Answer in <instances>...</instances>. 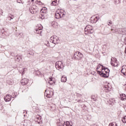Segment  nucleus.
<instances>
[{"label":"nucleus","instance_id":"1","mask_svg":"<svg viewBox=\"0 0 126 126\" xmlns=\"http://www.w3.org/2000/svg\"><path fill=\"white\" fill-rule=\"evenodd\" d=\"M65 16V12L63 10L58 9L55 12V18L56 19H61Z\"/></svg>","mask_w":126,"mask_h":126},{"label":"nucleus","instance_id":"2","mask_svg":"<svg viewBox=\"0 0 126 126\" xmlns=\"http://www.w3.org/2000/svg\"><path fill=\"white\" fill-rule=\"evenodd\" d=\"M55 67L59 71H63L64 67V65L63 64V62L61 61L57 62L55 63Z\"/></svg>","mask_w":126,"mask_h":126},{"label":"nucleus","instance_id":"3","mask_svg":"<svg viewBox=\"0 0 126 126\" xmlns=\"http://www.w3.org/2000/svg\"><path fill=\"white\" fill-rule=\"evenodd\" d=\"M94 32V30H93V27L91 25L87 26L85 28V34L86 35H90V34H92Z\"/></svg>","mask_w":126,"mask_h":126},{"label":"nucleus","instance_id":"4","mask_svg":"<svg viewBox=\"0 0 126 126\" xmlns=\"http://www.w3.org/2000/svg\"><path fill=\"white\" fill-rule=\"evenodd\" d=\"M50 42L54 44V45H57L60 43V39L56 35H53L51 36L50 38Z\"/></svg>","mask_w":126,"mask_h":126},{"label":"nucleus","instance_id":"5","mask_svg":"<svg viewBox=\"0 0 126 126\" xmlns=\"http://www.w3.org/2000/svg\"><path fill=\"white\" fill-rule=\"evenodd\" d=\"M73 58L77 61H80V60L83 59V54L79 52V51H77L74 53Z\"/></svg>","mask_w":126,"mask_h":126},{"label":"nucleus","instance_id":"6","mask_svg":"<svg viewBox=\"0 0 126 126\" xmlns=\"http://www.w3.org/2000/svg\"><path fill=\"white\" fill-rule=\"evenodd\" d=\"M30 11L32 14L37 13L39 11V9L35 5H33L32 7L30 8Z\"/></svg>","mask_w":126,"mask_h":126},{"label":"nucleus","instance_id":"7","mask_svg":"<svg viewBox=\"0 0 126 126\" xmlns=\"http://www.w3.org/2000/svg\"><path fill=\"white\" fill-rule=\"evenodd\" d=\"M111 88H112L111 84L109 83H106L104 86V91H105V92H109V91H111Z\"/></svg>","mask_w":126,"mask_h":126},{"label":"nucleus","instance_id":"8","mask_svg":"<svg viewBox=\"0 0 126 126\" xmlns=\"http://www.w3.org/2000/svg\"><path fill=\"white\" fill-rule=\"evenodd\" d=\"M97 72L102 77H105V78L109 77V74L108 73H105L103 70H101V71L97 70Z\"/></svg>","mask_w":126,"mask_h":126},{"label":"nucleus","instance_id":"9","mask_svg":"<svg viewBox=\"0 0 126 126\" xmlns=\"http://www.w3.org/2000/svg\"><path fill=\"white\" fill-rule=\"evenodd\" d=\"M111 64L112 66H118V60L116 58H111Z\"/></svg>","mask_w":126,"mask_h":126},{"label":"nucleus","instance_id":"10","mask_svg":"<svg viewBox=\"0 0 126 126\" xmlns=\"http://www.w3.org/2000/svg\"><path fill=\"white\" fill-rule=\"evenodd\" d=\"M42 29H43V26L41 25L37 27L34 30V33L36 34H41L42 33Z\"/></svg>","mask_w":126,"mask_h":126},{"label":"nucleus","instance_id":"11","mask_svg":"<svg viewBox=\"0 0 126 126\" xmlns=\"http://www.w3.org/2000/svg\"><path fill=\"white\" fill-rule=\"evenodd\" d=\"M34 121L36 123H37V124L40 125V124L42 123V118L41 116H36Z\"/></svg>","mask_w":126,"mask_h":126},{"label":"nucleus","instance_id":"12","mask_svg":"<svg viewBox=\"0 0 126 126\" xmlns=\"http://www.w3.org/2000/svg\"><path fill=\"white\" fill-rule=\"evenodd\" d=\"M19 71L20 73H21L22 75H23V74H25V72H26V71H27V68L20 67L19 69Z\"/></svg>","mask_w":126,"mask_h":126},{"label":"nucleus","instance_id":"13","mask_svg":"<svg viewBox=\"0 0 126 126\" xmlns=\"http://www.w3.org/2000/svg\"><path fill=\"white\" fill-rule=\"evenodd\" d=\"M28 82H29V80L27 78H24L21 81L22 85H26Z\"/></svg>","mask_w":126,"mask_h":126},{"label":"nucleus","instance_id":"14","mask_svg":"<svg viewBox=\"0 0 126 126\" xmlns=\"http://www.w3.org/2000/svg\"><path fill=\"white\" fill-rule=\"evenodd\" d=\"M4 100L5 101V102H9V101L11 100V95L7 94L4 97Z\"/></svg>","mask_w":126,"mask_h":126},{"label":"nucleus","instance_id":"15","mask_svg":"<svg viewBox=\"0 0 126 126\" xmlns=\"http://www.w3.org/2000/svg\"><path fill=\"white\" fill-rule=\"evenodd\" d=\"M63 126H72V122L71 121L64 122Z\"/></svg>","mask_w":126,"mask_h":126},{"label":"nucleus","instance_id":"16","mask_svg":"<svg viewBox=\"0 0 126 126\" xmlns=\"http://www.w3.org/2000/svg\"><path fill=\"white\" fill-rule=\"evenodd\" d=\"M120 98H121V100L122 101H126V94H122L121 95Z\"/></svg>","mask_w":126,"mask_h":126},{"label":"nucleus","instance_id":"17","mask_svg":"<svg viewBox=\"0 0 126 126\" xmlns=\"http://www.w3.org/2000/svg\"><path fill=\"white\" fill-rule=\"evenodd\" d=\"M22 60V56L18 55L16 56V61L17 62H20Z\"/></svg>","mask_w":126,"mask_h":126},{"label":"nucleus","instance_id":"18","mask_svg":"<svg viewBox=\"0 0 126 126\" xmlns=\"http://www.w3.org/2000/svg\"><path fill=\"white\" fill-rule=\"evenodd\" d=\"M66 76L65 75H63L61 77V81L62 82H66Z\"/></svg>","mask_w":126,"mask_h":126},{"label":"nucleus","instance_id":"19","mask_svg":"<svg viewBox=\"0 0 126 126\" xmlns=\"http://www.w3.org/2000/svg\"><path fill=\"white\" fill-rule=\"evenodd\" d=\"M40 12L41 13H44V14H46V13H47V8L46 7L42 8L40 10Z\"/></svg>","mask_w":126,"mask_h":126},{"label":"nucleus","instance_id":"20","mask_svg":"<svg viewBox=\"0 0 126 126\" xmlns=\"http://www.w3.org/2000/svg\"><path fill=\"white\" fill-rule=\"evenodd\" d=\"M53 95H54V92H50L49 94H46V97L47 98H51V97H52V96H53Z\"/></svg>","mask_w":126,"mask_h":126},{"label":"nucleus","instance_id":"21","mask_svg":"<svg viewBox=\"0 0 126 126\" xmlns=\"http://www.w3.org/2000/svg\"><path fill=\"white\" fill-rule=\"evenodd\" d=\"M100 19V17L97 16V17H95L94 19V21H93V23H96V22H97V21H98V20Z\"/></svg>","mask_w":126,"mask_h":126},{"label":"nucleus","instance_id":"22","mask_svg":"<svg viewBox=\"0 0 126 126\" xmlns=\"http://www.w3.org/2000/svg\"><path fill=\"white\" fill-rule=\"evenodd\" d=\"M58 3V0H55L54 1H52L51 3V5L56 6Z\"/></svg>","mask_w":126,"mask_h":126},{"label":"nucleus","instance_id":"23","mask_svg":"<svg viewBox=\"0 0 126 126\" xmlns=\"http://www.w3.org/2000/svg\"><path fill=\"white\" fill-rule=\"evenodd\" d=\"M7 83L8 84H12V83H13L12 79H8L7 80Z\"/></svg>","mask_w":126,"mask_h":126},{"label":"nucleus","instance_id":"24","mask_svg":"<svg viewBox=\"0 0 126 126\" xmlns=\"http://www.w3.org/2000/svg\"><path fill=\"white\" fill-rule=\"evenodd\" d=\"M101 70H103V71H110V70L109 69H108V68L105 67L104 66H103V68L101 69Z\"/></svg>","mask_w":126,"mask_h":126},{"label":"nucleus","instance_id":"25","mask_svg":"<svg viewBox=\"0 0 126 126\" xmlns=\"http://www.w3.org/2000/svg\"><path fill=\"white\" fill-rule=\"evenodd\" d=\"M48 83H49V84H50V85H52V84H53V83H54V81H53V78H49Z\"/></svg>","mask_w":126,"mask_h":126},{"label":"nucleus","instance_id":"26","mask_svg":"<svg viewBox=\"0 0 126 126\" xmlns=\"http://www.w3.org/2000/svg\"><path fill=\"white\" fill-rule=\"evenodd\" d=\"M101 66H102L101 69H103L104 66H103V65H101V64H99L98 65V66H97L96 69H99V68H100V67H101Z\"/></svg>","mask_w":126,"mask_h":126},{"label":"nucleus","instance_id":"27","mask_svg":"<svg viewBox=\"0 0 126 126\" xmlns=\"http://www.w3.org/2000/svg\"><path fill=\"white\" fill-rule=\"evenodd\" d=\"M46 15V14H41V16H40V18H41V19H45V16Z\"/></svg>","mask_w":126,"mask_h":126},{"label":"nucleus","instance_id":"28","mask_svg":"<svg viewBox=\"0 0 126 126\" xmlns=\"http://www.w3.org/2000/svg\"><path fill=\"white\" fill-rule=\"evenodd\" d=\"M19 38H23L24 37V35H23V33L21 32L18 35Z\"/></svg>","mask_w":126,"mask_h":126},{"label":"nucleus","instance_id":"29","mask_svg":"<svg viewBox=\"0 0 126 126\" xmlns=\"http://www.w3.org/2000/svg\"><path fill=\"white\" fill-rule=\"evenodd\" d=\"M29 55L30 56H32V57H34V53L32 52H28V56H29Z\"/></svg>","mask_w":126,"mask_h":126},{"label":"nucleus","instance_id":"30","mask_svg":"<svg viewBox=\"0 0 126 126\" xmlns=\"http://www.w3.org/2000/svg\"><path fill=\"white\" fill-rule=\"evenodd\" d=\"M122 122L124 124H126V116L122 119Z\"/></svg>","mask_w":126,"mask_h":126},{"label":"nucleus","instance_id":"31","mask_svg":"<svg viewBox=\"0 0 126 126\" xmlns=\"http://www.w3.org/2000/svg\"><path fill=\"white\" fill-rule=\"evenodd\" d=\"M92 99L93 100H94V101H96V100H97V97H96V96H95V95H92Z\"/></svg>","mask_w":126,"mask_h":126},{"label":"nucleus","instance_id":"32","mask_svg":"<svg viewBox=\"0 0 126 126\" xmlns=\"http://www.w3.org/2000/svg\"><path fill=\"white\" fill-rule=\"evenodd\" d=\"M109 126H118V124L117 123H110L109 125Z\"/></svg>","mask_w":126,"mask_h":126},{"label":"nucleus","instance_id":"33","mask_svg":"<svg viewBox=\"0 0 126 126\" xmlns=\"http://www.w3.org/2000/svg\"><path fill=\"white\" fill-rule=\"evenodd\" d=\"M115 4H118V3H120L121 2V0H114Z\"/></svg>","mask_w":126,"mask_h":126},{"label":"nucleus","instance_id":"34","mask_svg":"<svg viewBox=\"0 0 126 126\" xmlns=\"http://www.w3.org/2000/svg\"><path fill=\"white\" fill-rule=\"evenodd\" d=\"M110 102H112L113 104H115L116 103V100H115V98H111L110 99Z\"/></svg>","mask_w":126,"mask_h":126},{"label":"nucleus","instance_id":"35","mask_svg":"<svg viewBox=\"0 0 126 126\" xmlns=\"http://www.w3.org/2000/svg\"><path fill=\"white\" fill-rule=\"evenodd\" d=\"M26 114H27V111H23V115L24 116V117H26Z\"/></svg>","mask_w":126,"mask_h":126},{"label":"nucleus","instance_id":"36","mask_svg":"<svg viewBox=\"0 0 126 126\" xmlns=\"http://www.w3.org/2000/svg\"><path fill=\"white\" fill-rule=\"evenodd\" d=\"M57 126H63V124L60 122L57 123Z\"/></svg>","mask_w":126,"mask_h":126},{"label":"nucleus","instance_id":"37","mask_svg":"<svg viewBox=\"0 0 126 126\" xmlns=\"http://www.w3.org/2000/svg\"><path fill=\"white\" fill-rule=\"evenodd\" d=\"M77 97H80L82 96V94H76Z\"/></svg>","mask_w":126,"mask_h":126},{"label":"nucleus","instance_id":"38","mask_svg":"<svg viewBox=\"0 0 126 126\" xmlns=\"http://www.w3.org/2000/svg\"><path fill=\"white\" fill-rule=\"evenodd\" d=\"M37 3L40 5H43V3L41 1H38Z\"/></svg>","mask_w":126,"mask_h":126},{"label":"nucleus","instance_id":"39","mask_svg":"<svg viewBox=\"0 0 126 126\" xmlns=\"http://www.w3.org/2000/svg\"><path fill=\"white\" fill-rule=\"evenodd\" d=\"M108 26H111V25H112V21H110L108 23Z\"/></svg>","mask_w":126,"mask_h":126},{"label":"nucleus","instance_id":"40","mask_svg":"<svg viewBox=\"0 0 126 126\" xmlns=\"http://www.w3.org/2000/svg\"><path fill=\"white\" fill-rule=\"evenodd\" d=\"M2 13H3V11H2L1 9H0V15H2Z\"/></svg>","mask_w":126,"mask_h":126},{"label":"nucleus","instance_id":"41","mask_svg":"<svg viewBox=\"0 0 126 126\" xmlns=\"http://www.w3.org/2000/svg\"><path fill=\"white\" fill-rule=\"evenodd\" d=\"M8 18H9V20H11V19H13V18H14V17L13 16H12V17L9 16L8 17Z\"/></svg>","mask_w":126,"mask_h":126},{"label":"nucleus","instance_id":"42","mask_svg":"<svg viewBox=\"0 0 126 126\" xmlns=\"http://www.w3.org/2000/svg\"><path fill=\"white\" fill-rule=\"evenodd\" d=\"M47 44L46 46L47 47H50V44H49V41H47Z\"/></svg>","mask_w":126,"mask_h":126},{"label":"nucleus","instance_id":"43","mask_svg":"<svg viewBox=\"0 0 126 126\" xmlns=\"http://www.w3.org/2000/svg\"><path fill=\"white\" fill-rule=\"evenodd\" d=\"M34 0H29V2H33Z\"/></svg>","mask_w":126,"mask_h":126},{"label":"nucleus","instance_id":"44","mask_svg":"<svg viewBox=\"0 0 126 126\" xmlns=\"http://www.w3.org/2000/svg\"><path fill=\"white\" fill-rule=\"evenodd\" d=\"M104 73H108L109 75L110 71H104Z\"/></svg>","mask_w":126,"mask_h":126},{"label":"nucleus","instance_id":"45","mask_svg":"<svg viewBox=\"0 0 126 126\" xmlns=\"http://www.w3.org/2000/svg\"><path fill=\"white\" fill-rule=\"evenodd\" d=\"M26 123H27H27H29V121H28V120H26V121H25V124H26Z\"/></svg>","mask_w":126,"mask_h":126},{"label":"nucleus","instance_id":"46","mask_svg":"<svg viewBox=\"0 0 126 126\" xmlns=\"http://www.w3.org/2000/svg\"><path fill=\"white\" fill-rule=\"evenodd\" d=\"M17 2H18L19 3H21V1H19V0H17Z\"/></svg>","mask_w":126,"mask_h":126},{"label":"nucleus","instance_id":"47","mask_svg":"<svg viewBox=\"0 0 126 126\" xmlns=\"http://www.w3.org/2000/svg\"><path fill=\"white\" fill-rule=\"evenodd\" d=\"M14 95H15V96H13V98H14V97H16V93H14Z\"/></svg>","mask_w":126,"mask_h":126},{"label":"nucleus","instance_id":"48","mask_svg":"<svg viewBox=\"0 0 126 126\" xmlns=\"http://www.w3.org/2000/svg\"><path fill=\"white\" fill-rule=\"evenodd\" d=\"M78 102H80V103H81V102H82V100H79L78 101Z\"/></svg>","mask_w":126,"mask_h":126},{"label":"nucleus","instance_id":"49","mask_svg":"<svg viewBox=\"0 0 126 126\" xmlns=\"http://www.w3.org/2000/svg\"><path fill=\"white\" fill-rule=\"evenodd\" d=\"M24 126H28V124L26 125V124H24Z\"/></svg>","mask_w":126,"mask_h":126},{"label":"nucleus","instance_id":"50","mask_svg":"<svg viewBox=\"0 0 126 126\" xmlns=\"http://www.w3.org/2000/svg\"><path fill=\"white\" fill-rule=\"evenodd\" d=\"M111 31H114V29H112Z\"/></svg>","mask_w":126,"mask_h":126},{"label":"nucleus","instance_id":"51","mask_svg":"<svg viewBox=\"0 0 126 126\" xmlns=\"http://www.w3.org/2000/svg\"><path fill=\"white\" fill-rule=\"evenodd\" d=\"M94 75H96V74L94 73Z\"/></svg>","mask_w":126,"mask_h":126}]
</instances>
